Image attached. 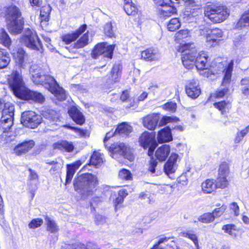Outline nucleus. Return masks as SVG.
Here are the masks:
<instances>
[{"label": "nucleus", "mask_w": 249, "mask_h": 249, "mask_svg": "<svg viewBox=\"0 0 249 249\" xmlns=\"http://www.w3.org/2000/svg\"><path fill=\"white\" fill-rule=\"evenodd\" d=\"M9 83L17 97L24 100H32L38 103H42L44 101V98L41 93L32 91L24 86L21 71H14Z\"/></svg>", "instance_id": "obj_1"}, {"label": "nucleus", "mask_w": 249, "mask_h": 249, "mask_svg": "<svg viewBox=\"0 0 249 249\" xmlns=\"http://www.w3.org/2000/svg\"><path fill=\"white\" fill-rule=\"evenodd\" d=\"M98 184L97 177L91 174L87 173L79 176L73 183L75 191L83 196H89L95 190Z\"/></svg>", "instance_id": "obj_2"}, {"label": "nucleus", "mask_w": 249, "mask_h": 249, "mask_svg": "<svg viewBox=\"0 0 249 249\" xmlns=\"http://www.w3.org/2000/svg\"><path fill=\"white\" fill-rule=\"evenodd\" d=\"M0 109L2 110L0 127L3 130V137L6 136L5 134L13 124L15 107L11 103H0Z\"/></svg>", "instance_id": "obj_3"}, {"label": "nucleus", "mask_w": 249, "mask_h": 249, "mask_svg": "<svg viewBox=\"0 0 249 249\" xmlns=\"http://www.w3.org/2000/svg\"><path fill=\"white\" fill-rule=\"evenodd\" d=\"M205 16L213 23H220L224 21L229 16V12L226 7L207 6L204 11Z\"/></svg>", "instance_id": "obj_4"}, {"label": "nucleus", "mask_w": 249, "mask_h": 249, "mask_svg": "<svg viewBox=\"0 0 249 249\" xmlns=\"http://www.w3.org/2000/svg\"><path fill=\"white\" fill-rule=\"evenodd\" d=\"M44 88L52 93L58 100H65L66 95L65 90L57 84L56 80L50 75H46L45 79L41 84Z\"/></svg>", "instance_id": "obj_5"}, {"label": "nucleus", "mask_w": 249, "mask_h": 249, "mask_svg": "<svg viewBox=\"0 0 249 249\" xmlns=\"http://www.w3.org/2000/svg\"><path fill=\"white\" fill-rule=\"evenodd\" d=\"M21 42L32 50L40 51V49H42L41 44L36 33L29 28L25 30Z\"/></svg>", "instance_id": "obj_6"}, {"label": "nucleus", "mask_w": 249, "mask_h": 249, "mask_svg": "<svg viewBox=\"0 0 249 249\" xmlns=\"http://www.w3.org/2000/svg\"><path fill=\"white\" fill-rule=\"evenodd\" d=\"M233 61L232 60L228 64L227 67L224 70V75L221 86L225 87L216 91L215 96L217 98H222L229 92V88L231 81V73L233 71Z\"/></svg>", "instance_id": "obj_7"}, {"label": "nucleus", "mask_w": 249, "mask_h": 249, "mask_svg": "<svg viewBox=\"0 0 249 249\" xmlns=\"http://www.w3.org/2000/svg\"><path fill=\"white\" fill-rule=\"evenodd\" d=\"M114 49L113 45H108L107 43H98L95 46L91 56L94 59H96L99 56L103 55L104 57L111 59Z\"/></svg>", "instance_id": "obj_8"}, {"label": "nucleus", "mask_w": 249, "mask_h": 249, "mask_svg": "<svg viewBox=\"0 0 249 249\" xmlns=\"http://www.w3.org/2000/svg\"><path fill=\"white\" fill-rule=\"evenodd\" d=\"M41 118L32 111L24 112L21 115V123L23 125L31 128H34L40 124Z\"/></svg>", "instance_id": "obj_9"}, {"label": "nucleus", "mask_w": 249, "mask_h": 249, "mask_svg": "<svg viewBox=\"0 0 249 249\" xmlns=\"http://www.w3.org/2000/svg\"><path fill=\"white\" fill-rule=\"evenodd\" d=\"M179 51L182 53L181 59L183 65H187V60L196 61L197 52L193 43L185 44L182 45L179 48Z\"/></svg>", "instance_id": "obj_10"}, {"label": "nucleus", "mask_w": 249, "mask_h": 249, "mask_svg": "<svg viewBox=\"0 0 249 249\" xmlns=\"http://www.w3.org/2000/svg\"><path fill=\"white\" fill-rule=\"evenodd\" d=\"M41 114L46 120V122L50 125H59L60 115L56 110L50 108L45 109L42 111Z\"/></svg>", "instance_id": "obj_11"}, {"label": "nucleus", "mask_w": 249, "mask_h": 249, "mask_svg": "<svg viewBox=\"0 0 249 249\" xmlns=\"http://www.w3.org/2000/svg\"><path fill=\"white\" fill-rule=\"evenodd\" d=\"M112 151L114 154L118 153L129 161H132L134 160L132 150L124 143H120L112 147Z\"/></svg>", "instance_id": "obj_12"}, {"label": "nucleus", "mask_w": 249, "mask_h": 249, "mask_svg": "<svg viewBox=\"0 0 249 249\" xmlns=\"http://www.w3.org/2000/svg\"><path fill=\"white\" fill-rule=\"evenodd\" d=\"M5 17L8 22L17 21L22 18L21 13L19 9L15 5H10L7 7L5 10Z\"/></svg>", "instance_id": "obj_13"}, {"label": "nucleus", "mask_w": 249, "mask_h": 249, "mask_svg": "<svg viewBox=\"0 0 249 249\" xmlns=\"http://www.w3.org/2000/svg\"><path fill=\"white\" fill-rule=\"evenodd\" d=\"M185 89L188 96L193 99L197 98L200 94V89L197 80L190 81L186 85Z\"/></svg>", "instance_id": "obj_14"}, {"label": "nucleus", "mask_w": 249, "mask_h": 249, "mask_svg": "<svg viewBox=\"0 0 249 249\" xmlns=\"http://www.w3.org/2000/svg\"><path fill=\"white\" fill-rule=\"evenodd\" d=\"M160 120V117L157 114H150L143 117L142 124L144 127L149 130H154Z\"/></svg>", "instance_id": "obj_15"}, {"label": "nucleus", "mask_w": 249, "mask_h": 249, "mask_svg": "<svg viewBox=\"0 0 249 249\" xmlns=\"http://www.w3.org/2000/svg\"><path fill=\"white\" fill-rule=\"evenodd\" d=\"M178 157V154L172 153L169 160L164 164V172L168 176L175 172L177 169L176 162Z\"/></svg>", "instance_id": "obj_16"}, {"label": "nucleus", "mask_w": 249, "mask_h": 249, "mask_svg": "<svg viewBox=\"0 0 249 249\" xmlns=\"http://www.w3.org/2000/svg\"><path fill=\"white\" fill-rule=\"evenodd\" d=\"M86 29L87 25L84 24L80 27L75 32L63 36L62 37L63 41L65 42L66 44L71 43V42L75 40L80 35L85 31Z\"/></svg>", "instance_id": "obj_17"}, {"label": "nucleus", "mask_w": 249, "mask_h": 249, "mask_svg": "<svg viewBox=\"0 0 249 249\" xmlns=\"http://www.w3.org/2000/svg\"><path fill=\"white\" fill-rule=\"evenodd\" d=\"M141 145L146 149L149 146L157 144L154 137L148 132H143L139 138Z\"/></svg>", "instance_id": "obj_18"}, {"label": "nucleus", "mask_w": 249, "mask_h": 249, "mask_svg": "<svg viewBox=\"0 0 249 249\" xmlns=\"http://www.w3.org/2000/svg\"><path fill=\"white\" fill-rule=\"evenodd\" d=\"M208 56L204 52H200L196 59V67L199 70H206L209 67L207 61Z\"/></svg>", "instance_id": "obj_19"}, {"label": "nucleus", "mask_w": 249, "mask_h": 249, "mask_svg": "<svg viewBox=\"0 0 249 249\" xmlns=\"http://www.w3.org/2000/svg\"><path fill=\"white\" fill-rule=\"evenodd\" d=\"M37 66L33 65L30 68V72L32 73V80L36 85H41L43 80L45 79L46 75L42 74L41 71H36L37 70Z\"/></svg>", "instance_id": "obj_20"}, {"label": "nucleus", "mask_w": 249, "mask_h": 249, "mask_svg": "<svg viewBox=\"0 0 249 249\" xmlns=\"http://www.w3.org/2000/svg\"><path fill=\"white\" fill-rule=\"evenodd\" d=\"M24 24L23 18H20L17 21H12L7 23V28L9 32L12 34H20Z\"/></svg>", "instance_id": "obj_21"}, {"label": "nucleus", "mask_w": 249, "mask_h": 249, "mask_svg": "<svg viewBox=\"0 0 249 249\" xmlns=\"http://www.w3.org/2000/svg\"><path fill=\"white\" fill-rule=\"evenodd\" d=\"M159 142L163 143L168 142L173 140L171 128L167 126L159 131L157 135Z\"/></svg>", "instance_id": "obj_22"}, {"label": "nucleus", "mask_w": 249, "mask_h": 249, "mask_svg": "<svg viewBox=\"0 0 249 249\" xmlns=\"http://www.w3.org/2000/svg\"><path fill=\"white\" fill-rule=\"evenodd\" d=\"M170 152V147L168 144H163L159 147L155 152L157 159L160 161H165Z\"/></svg>", "instance_id": "obj_23"}, {"label": "nucleus", "mask_w": 249, "mask_h": 249, "mask_svg": "<svg viewBox=\"0 0 249 249\" xmlns=\"http://www.w3.org/2000/svg\"><path fill=\"white\" fill-rule=\"evenodd\" d=\"M69 113L73 121L77 124L82 125L85 122L83 114L75 107H72L69 110Z\"/></svg>", "instance_id": "obj_24"}, {"label": "nucleus", "mask_w": 249, "mask_h": 249, "mask_svg": "<svg viewBox=\"0 0 249 249\" xmlns=\"http://www.w3.org/2000/svg\"><path fill=\"white\" fill-rule=\"evenodd\" d=\"M159 9V15L160 18L165 19L174 14H177V9L173 6L165 5Z\"/></svg>", "instance_id": "obj_25"}, {"label": "nucleus", "mask_w": 249, "mask_h": 249, "mask_svg": "<svg viewBox=\"0 0 249 249\" xmlns=\"http://www.w3.org/2000/svg\"><path fill=\"white\" fill-rule=\"evenodd\" d=\"M34 145L35 142L32 140L25 141L18 145L15 148V152L18 155H21L30 150Z\"/></svg>", "instance_id": "obj_26"}, {"label": "nucleus", "mask_w": 249, "mask_h": 249, "mask_svg": "<svg viewBox=\"0 0 249 249\" xmlns=\"http://www.w3.org/2000/svg\"><path fill=\"white\" fill-rule=\"evenodd\" d=\"M141 57L146 61H156L160 59V55L155 50L147 49L142 52Z\"/></svg>", "instance_id": "obj_27"}, {"label": "nucleus", "mask_w": 249, "mask_h": 249, "mask_svg": "<svg viewBox=\"0 0 249 249\" xmlns=\"http://www.w3.org/2000/svg\"><path fill=\"white\" fill-rule=\"evenodd\" d=\"M27 56L25 52L22 49L19 48L17 52L14 53V58L16 64L19 67L24 68L25 66V59Z\"/></svg>", "instance_id": "obj_28"}, {"label": "nucleus", "mask_w": 249, "mask_h": 249, "mask_svg": "<svg viewBox=\"0 0 249 249\" xmlns=\"http://www.w3.org/2000/svg\"><path fill=\"white\" fill-rule=\"evenodd\" d=\"M54 149L59 150H65L68 152H72L74 149V145L72 142H69L67 141H61L53 144Z\"/></svg>", "instance_id": "obj_29"}, {"label": "nucleus", "mask_w": 249, "mask_h": 249, "mask_svg": "<svg viewBox=\"0 0 249 249\" xmlns=\"http://www.w3.org/2000/svg\"><path fill=\"white\" fill-rule=\"evenodd\" d=\"M124 9L128 15H135L137 12V8L132 0H124Z\"/></svg>", "instance_id": "obj_30"}, {"label": "nucleus", "mask_w": 249, "mask_h": 249, "mask_svg": "<svg viewBox=\"0 0 249 249\" xmlns=\"http://www.w3.org/2000/svg\"><path fill=\"white\" fill-rule=\"evenodd\" d=\"M202 191L206 193H211L214 191L216 187L213 179H207L201 185Z\"/></svg>", "instance_id": "obj_31"}, {"label": "nucleus", "mask_w": 249, "mask_h": 249, "mask_svg": "<svg viewBox=\"0 0 249 249\" xmlns=\"http://www.w3.org/2000/svg\"><path fill=\"white\" fill-rule=\"evenodd\" d=\"M249 27V14H244L237 22L235 28L242 30Z\"/></svg>", "instance_id": "obj_32"}, {"label": "nucleus", "mask_w": 249, "mask_h": 249, "mask_svg": "<svg viewBox=\"0 0 249 249\" xmlns=\"http://www.w3.org/2000/svg\"><path fill=\"white\" fill-rule=\"evenodd\" d=\"M10 61L11 58L9 53L0 50V69L6 68Z\"/></svg>", "instance_id": "obj_33"}, {"label": "nucleus", "mask_w": 249, "mask_h": 249, "mask_svg": "<svg viewBox=\"0 0 249 249\" xmlns=\"http://www.w3.org/2000/svg\"><path fill=\"white\" fill-rule=\"evenodd\" d=\"M121 67L119 65H115L110 72L109 79L111 83L113 84L119 81V77L121 74Z\"/></svg>", "instance_id": "obj_34"}, {"label": "nucleus", "mask_w": 249, "mask_h": 249, "mask_svg": "<svg viewBox=\"0 0 249 249\" xmlns=\"http://www.w3.org/2000/svg\"><path fill=\"white\" fill-rule=\"evenodd\" d=\"M131 131L132 127L126 123L119 124L115 130V132L122 135H128Z\"/></svg>", "instance_id": "obj_35"}, {"label": "nucleus", "mask_w": 249, "mask_h": 249, "mask_svg": "<svg viewBox=\"0 0 249 249\" xmlns=\"http://www.w3.org/2000/svg\"><path fill=\"white\" fill-rule=\"evenodd\" d=\"M52 11V7L49 5H46L41 7L40 9V16L41 18V21L42 22L48 21L50 17V14Z\"/></svg>", "instance_id": "obj_36"}, {"label": "nucleus", "mask_w": 249, "mask_h": 249, "mask_svg": "<svg viewBox=\"0 0 249 249\" xmlns=\"http://www.w3.org/2000/svg\"><path fill=\"white\" fill-rule=\"evenodd\" d=\"M89 44V36L88 33L84 34L77 42L73 44V48L80 49L84 47Z\"/></svg>", "instance_id": "obj_37"}, {"label": "nucleus", "mask_w": 249, "mask_h": 249, "mask_svg": "<svg viewBox=\"0 0 249 249\" xmlns=\"http://www.w3.org/2000/svg\"><path fill=\"white\" fill-rule=\"evenodd\" d=\"M103 162L102 155L97 152H94L91 156L90 163L95 166H99Z\"/></svg>", "instance_id": "obj_38"}, {"label": "nucleus", "mask_w": 249, "mask_h": 249, "mask_svg": "<svg viewBox=\"0 0 249 249\" xmlns=\"http://www.w3.org/2000/svg\"><path fill=\"white\" fill-rule=\"evenodd\" d=\"M45 220L47 224V230L51 233L57 232L58 230V227L56 222L49 217L46 216Z\"/></svg>", "instance_id": "obj_39"}, {"label": "nucleus", "mask_w": 249, "mask_h": 249, "mask_svg": "<svg viewBox=\"0 0 249 249\" xmlns=\"http://www.w3.org/2000/svg\"><path fill=\"white\" fill-rule=\"evenodd\" d=\"M181 26L180 22L178 18H173L170 20L167 24L168 31L174 32Z\"/></svg>", "instance_id": "obj_40"}, {"label": "nucleus", "mask_w": 249, "mask_h": 249, "mask_svg": "<svg viewBox=\"0 0 249 249\" xmlns=\"http://www.w3.org/2000/svg\"><path fill=\"white\" fill-rule=\"evenodd\" d=\"M208 32L206 35V39L207 44L211 47H214L220 41V39H217L215 36H212L211 35V32L209 31H206Z\"/></svg>", "instance_id": "obj_41"}, {"label": "nucleus", "mask_w": 249, "mask_h": 249, "mask_svg": "<svg viewBox=\"0 0 249 249\" xmlns=\"http://www.w3.org/2000/svg\"><path fill=\"white\" fill-rule=\"evenodd\" d=\"M179 121L178 118L175 116H163L159 122V126H164L170 123L177 122Z\"/></svg>", "instance_id": "obj_42"}, {"label": "nucleus", "mask_w": 249, "mask_h": 249, "mask_svg": "<svg viewBox=\"0 0 249 249\" xmlns=\"http://www.w3.org/2000/svg\"><path fill=\"white\" fill-rule=\"evenodd\" d=\"M215 184L216 188L223 189L227 187L229 183L227 177L218 176L215 180Z\"/></svg>", "instance_id": "obj_43"}, {"label": "nucleus", "mask_w": 249, "mask_h": 249, "mask_svg": "<svg viewBox=\"0 0 249 249\" xmlns=\"http://www.w3.org/2000/svg\"><path fill=\"white\" fill-rule=\"evenodd\" d=\"M182 235L183 236L185 237H187L190 240H191L194 243L195 245L196 246V249H199L198 238L197 236L195 234L188 231L187 232H182Z\"/></svg>", "instance_id": "obj_44"}, {"label": "nucleus", "mask_w": 249, "mask_h": 249, "mask_svg": "<svg viewBox=\"0 0 249 249\" xmlns=\"http://www.w3.org/2000/svg\"><path fill=\"white\" fill-rule=\"evenodd\" d=\"M222 229L225 231V232L228 233L232 237H236L235 226L232 224H227L224 225Z\"/></svg>", "instance_id": "obj_45"}, {"label": "nucleus", "mask_w": 249, "mask_h": 249, "mask_svg": "<svg viewBox=\"0 0 249 249\" xmlns=\"http://www.w3.org/2000/svg\"><path fill=\"white\" fill-rule=\"evenodd\" d=\"M213 215L211 213H207L200 215L198 220L202 223H209L214 221Z\"/></svg>", "instance_id": "obj_46"}, {"label": "nucleus", "mask_w": 249, "mask_h": 249, "mask_svg": "<svg viewBox=\"0 0 249 249\" xmlns=\"http://www.w3.org/2000/svg\"><path fill=\"white\" fill-rule=\"evenodd\" d=\"M229 172V167L226 162L222 163L218 170V176L227 177Z\"/></svg>", "instance_id": "obj_47"}, {"label": "nucleus", "mask_w": 249, "mask_h": 249, "mask_svg": "<svg viewBox=\"0 0 249 249\" xmlns=\"http://www.w3.org/2000/svg\"><path fill=\"white\" fill-rule=\"evenodd\" d=\"M0 43L5 46H8L11 44V39L8 34L3 29L0 34Z\"/></svg>", "instance_id": "obj_48"}, {"label": "nucleus", "mask_w": 249, "mask_h": 249, "mask_svg": "<svg viewBox=\"0 0 249 249\" xmlns=\"http://www.w3.org/2000/svg\"><path fill=\"white\" fill-rule=\"evenodd\" d=\"M249 132V125L244 129L238 132L234 139L235 143L240 142Z\"/></svg>", "instance_id": "obj_49"}, {"label": "nucleus", "mask_w": 249, "mask_h": 249, "mask_svg": "<svg viewBox=\"0 0 249 249\" xmlns=\"http://www.w3.org/2000/svg\"><path fill=\"white\" fill-rule=\"evenodd\" d=\"M119 178L122 180H131L132 175L130 171L125 169H122L119 173Z\"/></svg>", "instance_id": "obj_50"}, {"label": "nucleus", "mask_w": 249, "mask_h": 249, "mask_svg": "<svg viewBox=\"0 0 249 249\" xmlns=\"http://www.w3.org/2000/svg\"><path fill=\"white\" fill-rule=\"evenodd\" d=\"M76 170L72 166H71V165H67L66 184L69 183L71 181L73 178V176L75 173Z\"/></svg>", "instance_id": "obj_51"}, {"label": "nucleus", "mask_w": 249, "mask_h": 249, "mask_svg": "<svg viewBox=\"0 0 249 249\" xmlns=\"http://www.w3.org/2000/svg\"><path fill=\"white\" fill-rule=\"evenodd\" d=\"M229 105V102L225 101L216 102L213 104L214 107L220 110L222 114H223L224 112L228 108Z\"/></svg>", "instance_id": "obj_52"}, {"label": "nucleus", "mask_w": 249, "mask_h": 249, "mask_svg": "<svg viewBox=\"0 0 249 249\" xmlns=\"http://www.w3.org/2000/svg\"><path fill=\"white\" fill-rule=\"evenodd\" d=\"M175 36L178 41L186 38L189 36V31L187 29L180 30L176 34Z\"/></svg>", "instance_id": "obj_53"}, {"label": "nucleus", "mask_w": 249, "mask_h": 249, "mask_svg": "<svg viewBox=\"0 0 249 249\" xmlns=\"http://www.w3.org/2000/svg\"><path fill=\"white\" fill-rule=\"evenodd\" d=\"M43 223V221L39 218L33 219L28 224V227L31 229H36L41 226Z\"/></svg>", "instance_id": "obj_54"}, {"label": "nucleus", "mask_w": 249, "mask_h": 249, "mask_svg": "<svg viewBox=\"0 0 249 249\" xmlns=\"http://www.w3.org/2000/svg\"><path fill=\"white\" fill-rule=\"evenodd\" d=\"M105 34L109 37H112L114 35V31L111 22L107 23L104 27Z\"/></svg>", "instance_id": "obj_55"}, {"label": "nucleus", "mask_w": 249, "mask_h": 249, "mask_svg": "<svg viewBox=\"0 0 249 249\" xmlns=\"http://www.w3.org/2000/svg\"><path fill=\"white\" fill-rule=\"evenodd\" d=\"M226 209V207L224 205H222L218 208L215 209L212 213L213 215V218L215 219L216 218L220 217L224 213Z\"/></svg>", "instance_id": "obj_56"}, {"label": "nucleus", "mask_w": 249, "mask_h": 249, "mask_svg": "<svg viewBox=\"0 0 249 249\" xmlns=\"http://www.w3.org/2000/svg\"><path fill=\"white\" fill-rule=\"evenodd\" d=\"M162 108L167 111L174 112L177 108V104L172 102H168L162 106Z\"/></svg>", "instance_id": "obj_57"}, {"label": "nucleus", "mask_w": 249, "mask_h": 249, "mask_svg": "<svg viewBox=\"0 0 249 249\" xmlns=\"http://www.w3.org/2000/svg\"><path fill=\"white\" fill-rule=\"evenodd\" d=\"M158 162L153 158H152L149 161V165L148 167V171L151 172L152 174L156 173V167L157 166Z\"/></svg>", "instance_id": "obj_58"}, {"label": "nucleus", "mask_w": 249, "mask_h": 249, "mask_svg": "<svg viewBox=\"0 0 249 249\" xmlns=\"http://www.w3.org/2000/svg\"><path fill=\"white\" fill-rule=\"evenodd\" d=\"M66 249H87V248L85 245L78 243L67 245Z\"/></svg>", "instance_id": "obj_59"}, {"label": "nucleus", "mask_w": 249, "mask_h": 249, "mask_svg": "<svg viewBox=\"0 0 249 249\" xmlns=\"http://www.w3.org/2000/svg\"><path fill=\"white\" fill-rule=\"evenodd\" d=\"M245 40L244 36L242 35H238L234 39L233 42L234 45L238 47Z\"/></svg>", "instance_id": "obj_60"}, {"label": "nucleus", "mask_w": 249, "mask_h": 249, "mask_svg": "<svg viewBox=\"0 0 249 249\" xmlns=\"http://www.w3.org/2000/svg\"><path fill=\"white\" fill-rule=\"evenodd\" d=\"M171 238L170 237H161L159 239L158 243L155 245L153 248L151 249H165L164 248H160V245L161 244V243H162L164 242H166V241H167L169 239H170Z\"/></svg>", "instance_id": "obj_61"}, {"label": "nucleus", "mask_w": 249, "mask_h": 249, "mask_svg": "<svg viewBox=\"0 0 249 249\" xmlns=\"http://www.w3.org/2000/svg\"><path fill=\"white\" fill-rule=\"evenodd\" d=\"M210 31L211 32V35L215 36L217 39L223 36V32L222 30L216 28L210 30Z\"/></svg>", "instance_id": "obj_62"}, {"label": "nucleus", "mask_w": 249, "mask_h": 249, "mask_svg": "<svg viewBox=\"0 0 249 249\" xmlns=\"http://www.w3.org/2000/svg\"><path fill=\"white\" fill-rule=\"evenodd\" d=\"M102 201L103 198L102 197L99 196L93 197L90 201L91 207L94 208L95 206L98 205Z\"/></svg>", "instance_id": "obj_63"}, {"label": "nucleus", "mask_w": 249, "mask_h": 249, "mask_svg": "<svg viewBox=\"0 0 249 249\" xmlns=\"http://www.w3.org/2000/svg\"><path fill=\"white\" fill-rule=\"evenodd\" d=\"M230 209L234 213L235 216L239 214V207L236 202H232L230 204Z\"/></svg>", "instance_id": "obj_64"}]
</instances>
